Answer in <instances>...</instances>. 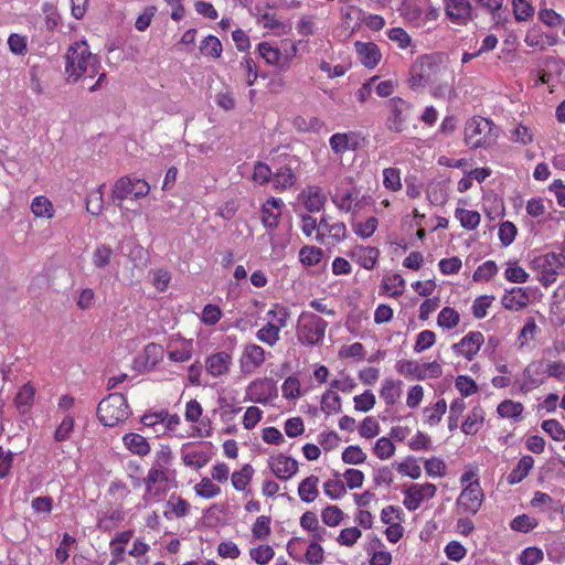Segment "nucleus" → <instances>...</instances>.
<instances>
[{
	"mask_svg": "<svg viewBox=\"0 0 565 565\" xmlns=\"http://www.w3.org/2000/svg\"><path fill=\"white\" fill-rule=\"evenodd\" d=\"M100 62L97 55L93 54L86 41H76L70 45L65 54V75L70 84L79 79L94 78L98 76L94 85L88 89L96 92L106 79V73L100 72Z\"/></svg>",
	"mask_w": 565,
	"mask_h": 565,
	"instance_id": "f257e3e1",
	"label": "nucleus"
},
{
	"mask_svg": "<svg viewBox=\"0 0 565 565\" xmlns=\"http://www.w3.org/2000/svg\"><path fill=\"white\" fill-rule=\"evenodd\" d=\"M498 137V127L484 117H472L465 125V142L471 149L491 148L497 143Z\"/></svg>",
	"mask_w": 565,
	"mask_h": 565,
	"instance_id": "f03ea898",
	"label": "nucleus"
},
{
	"mask_svg": "<svg viewBox=\"0 0 565 565\" xmlns=\"http://www.w3.org/2000/svg\"><path fill=\"white\" fill-rule=\"evenodd\" d=\"M290 312L287 307L275 303L266 312L265 324L257 330L256 339L268 347H275L280 340V332L288 326Z\"/></svg>",
	"mask_w": 565,
	"mask_h": 565,
	"instance_id": "7ed1b4c3",
	"label": "nucleus"
},
{
	"mask_svg": "<svg viewBox=\"0 0 565 565\" xmlns=\"http://www.w3.org/2000/svg\"><path fill=\"white\" fill-rule=\"evenodd\" d=\"M328 322L311 311H302L297 319L296 337L303 347L320 344L326 335Z\"/></svg>",
	"mask_w": 565,
	"mask_h": 565,
	"instance_id": "20e7f679",
	"label": "nucleus"
},
{
	"mask_svg": "<svg viewBox=\"0 0 565 565\" xmlns=\"http://www.w3.org/2000/svg\"><path fill=\"white\" fill-rule=\"evenodd\" d=\"M531 268L537 275V280L544 286L553 285L559 275L565 274V254L545 253L531 260Z\"/></svg>",
	"mask_w": 565,
	"mask_h": 565,
	"instance_id": "39448f33",
	"label": "nucleus"
},
{
	"mask_svg": "<svg viewBox=\"0 0 565 565\" xmlns=\"http://www.w3.org/2000/svg\"><path fill=\"white\" fill-rule=\"evenodd\" d=\"M462 490L457 498L456 505L463 513L476 514L483 502L484 494L477 475L469 470L460 477Z\"/></svg>",
	"mask_w": 565,
	"mask_h": 565,
	"instance_id": "423d86ee",
	"label": "nucleus"
},
{
	"mask_svg": "<svg viewBox=\"0 0 565 565\" xmlns=\"http://www.w3.org/2000/svg\"><path fill=\"white\" fill-rule=\"evenodd\" d=\"M401 15L404 21L417 29H429L439 18V9L434 7L430 0H414L404 2L401 8Z\"/></svg>",
	"mask_w": 565,
	"mask_h": 565,
	"instance_id": "0eeeda50",
	"label": "nucleus"
},
{
	"mask_svg": "<svg viewBox=\"0 0 565 565\" xmlns=\"http://www.w3.org/2000/svg\"><path fill=\"white\" fill-rule=\"evenodd\" d=\"M443 70L433 56L420 55L409 67L408 85L412 89H419L429 84H435L441 77Z\"/></svg>",
	"mask_w": 565,
	"mask_h": 565,
	"instance_id": "6e6552de",
	"label": "nucleus"
},
{
	"mask_svg": "<svg viewBox=\"0 0 565 565\" xmlns=\"http://www.w3.org/2000/svg\"><path fill=\"white\" fill-rule=\"evenodd\" d=\"M131 412L126 397L119 393H111L105 397L97 407V416L104 426L114 427L125 422Z\"/></svg>",
	"mask_w": 565,
	"mask_h": 565,
	"instance_id": "1a4fd4ad",
	"label": "nucleus"
},
{
	"mask_svg": "<svg viewBox=\"0 0 565 565\" xmlns=\"http://www.w3.org/2000/svg\"><path fill=\"white\" fill-rule=\"evenodd\" d=\"M331 199L339 211L351 213L353 216H356L372 202L370 195L361 194L360 190L354 186L337 188Z\"/></svg>",
	"mask_w": 565,
	"mask_h": 565,
	"instance_id": "9d476101",
	"label": "nucleus"
},
{
	"mask_svg": "<svg viewBox=\"0 0 565 565\" xmlns=\"http://www.w3.org/2000/svg\"><path fill=\"white\" fill-rule=\"evenodd\" d=\"M547 379L546 360L536 359L524 367L521 376L514 381V386L518 392L527 394L543 385Z\"/></svg>",
	"mask_w": 565,
	"mask_h": 565,
	"instance_id": "9b49d317",
	"label": "nucleus"
},
{
	"mask_svg": "<svg viewBox=\"0 0 565 565\" xmlns=\"http://www.w3.org/2000/svg\"><path fill=\"white\" fill-rule=\"evenodd\" d=\"M175 471H167L161 468L151 466L145 477V493L142 495V502L145 507L152 505L163 499L166 491L161 489L158 483L169 482L174 479Z\"/></svg>",
	"mask_w": 565,
	"mask_h": 565,
	"instance_id": "f8f14e48",
	"label": "nucleus"
},
{
	"mask_svg": "<svg viewBox=\"0 0 565 565\" xmlns=\"http://www.w3.org/2000/svg\"><path fill=\"white\" fill-rule=\"evenodd\" d=\"M277 397L278 388L271 377H257L245 387L244 402L267 405Z\"/></svg>",
	"mask_w": 565,
	"mask_h": 565,
	"instance_id": "ddd939ff",
	"label": "nucleus"
},
{
	"mask_svg": "<svg viewBox=\"0 0 565 565\" xmlns=\"http://www.w3.org/2000/svg\"><path fill=\"white\" fill-rule=\"evenodd\" d=\"M150 191L149 183L143 179L122 177L116 181L111 191L114 200H137L145 198Z\"/></svg>",
	"mask_w": 565,
	"mask_h": 565,
	"instance_id": "4468645a",
	"label": "nucleus"
},
{
	"mask_svg": "<svg viewBox=\"0 0 565 565\" xmlns=\"http://www.w3.org/2000/svg\"><path fill=\"white\" fill-rule=\"evenodd\" d=\"M386 106L390 110L386 119L387 129L394 132L403 131L411 116V103L401 97H393L387 100Z\"/></svg>",
	"mask_w": 565,
	"mask_h": 565,
	"instance_id": "2eb2a0df",
	"label": "nucleus"
},
{
	"mask_svg": "<svg viewBox=\"0 0 565 565\" xmlns=\"http://www.w3.org/2000/svg\"><path fill=\"white\" fill-rule=\"evenodd\" d=\"M437 488L434 483H412L404 491L403 505L408 511H416L422 503L436 495Z\"/></svg>",
	"mask_w": 565,
	"mask_h": 565,
	"instance_id": "dca6fc26",
	"label": "nucleus"
},
{
	"mask_svg": "<svg viewBox=\"0 0 565 565\" xmlns=\"http://www.w3.org/2000/svg\"><path fill=\"white\" fill-rule=\"evenodd\" d=\"M267 352L256 343H247L243 347L238 359L241 373L250 375L255 373L266 361Z\"/></svg>",
	"mask_w": 565,
	"mask_h": 565,
	"instance_id": "f3484780",
	"label": "nucleus"
},
{
	"mask_svg": "<svg viewBox=\"0 0 565 565\" xmlns=\"http://www.w3.org/2000/svg\"><path fill=\"white\" fill-rule=\"evenodd\" d=\"M347 225L341 221H334L330 216L320 218L319 236H316L320 244L335 245L343 242L347 237Z\"/></svg>",
	"mask_w": 565,
	"mask_h": 565,
	"instance_id": "a211bd4d",
	"label": "nucleus"
},
{
	"mask_svg": "<svg viewBox=\"0 0 565 565\" xmlns=\"http://www.w3.org/2000/svg\"><path fill=\"white\" fill-rule=\"evenodd\" d=\"M484 343V337L480 331L468 332L459 342L451 345L452 352L467 361H472Z\"/></svg>",
	"mask_w": 565,
	"mask_h": 565,
	"instance_id": "6ab92c4d",
	"label": "nucleus"
},
{
	"mask_svg": "<svg viewBox=\"0 0 565 565\" xmlns=\"http://www.w3.org/2000/svg\"><path fill=\"white\" fill-rule=\"evenodd\" d=\"M203 413L201 404L196 399H191L185 404L184 418L191 424H199L193 428L192 436L194 437H210L212 434L211 420H200Z\"/></svg>",
	"mask_w": 565,
	"mask_h": 565,
	"instance_id": "aec40b11",
	"label": "nucleus"
},
{
	"mask_svg": "<svg viewBox=\"0 0 565 565\" xmlns=\"http://www.w3.org/2000/svg\"><path fill=\"white\" fill-rule=\"evenodd\" d=\"M270 471L280 480L287 481L298 472V461L285 454L271 455L267 460Z\"/></svg>",
	"mask_w": 565,
	"mask_h": 565,
	"instance_id": "412c9836",
	"label": "nucleus"
},
{
	"mask_svg": "<svg viewBox=\"0 0 565 565\" xmlns=\"http://www.w3.org/2000/svg\"><path fill=\"white\" fill-rule=\"evenodd\" d=\"M194 345L191 339L172 335L167 343V355L171 362H188L192 359Z\"/></svg>",
	"mask_w": 565,
	"mask_h": 565,
	"instance_id": "4be33fe9",
	"label": "nucleus"
},
{
	"mask_svg": "<svg viewBox=\"0 0 565 565\" xmlns=\"http://www.w3.org/2000/svg\"><path fill=\"white\" fill-rule=\"evenodd\" d=\"M233 365L232 353L217 351L205 358L204 367L206 373L213 379L226 376Z\"/></svg>",
	"mask_w": 565,
	"mask_h": 565,
	"instance_id": "5701e85b",
	"label": "nucleus"
},
{
	"mask_svg": "<svg viewBox=\"0 0 565 565\" xmlns=\"http://www.w3.org/2000/svg\"><path fill=\"white\" fill-rule=\"evenodd\" d=\"M558 40L557 34L544 32L539 25L529 28L524 36V43L536 51H545L556 45Z\"/></svg>",
	"mask_w": 565,
	"mask_h": 565,
	"instance_id": "b1692460",
	"label": "nucleus"
},
{
	"mask_svg": "<svg viewBox=\"0 0 565 565\" xmlns=\"http://www.w3.org/2000/svg\"><path fill=\"white\" fill-rule=\"evenodd\" d=\"M298 202L302 204L308 212H320L327 202L323 190L318 185H307L298 194Z\"/></svg>",
	"mask_w": 565,
	"mask_h": 565,
	"instance_id": "393cba45",
	"label": "nucleus"
},
{
	"mask_svg": "<svg viewBox=\"0 0 565 565\" xmlns=\"http://www.w3.org/2000/svg\"><path fill=\"white\" fill-rule=\"evenodd\" d=\"M354 50L361 64L369 70L375 68L382 60V53L374 42H354Z\"/></svg>",
	"mask_w": 565,
	"mask_h": 565,
	"instance_id": "a878e982",
	"label": "nucleus"
},
{
	"mask_svg": "<svg viewBox=\"0 0 565 565\" xmlns=\"http://www.w3.org/2000/svg\"><path fill=\"white\" fill-rule=\"evenodd\" d=\"M284 202L281 199L270 198L262 205V223L269 230H275L281 217Z\"/></svg>",
	"mask_w": 565,
	"mask_h": 565,
	"instance_id": "bb28decb",
	"label": "nucleus"
},
{
	"mask_svg": "<svg viewBox=\"0 0 565 565\" xmlns=\"http://www.w3.org/2000/svg\"><path fill=\"white\" fill-rule=\"evenodd\" d=\"M447 18L456 24H466L471 17V6L468 0H447L445 3Z\"/></svg>",
	"mask_w": 565,
	"mask_h": 565,
	"instance_id": "cd10ccee",
	"label": "nucleus"
},
{
	"mask_svg": "<svg viewBox=\"0 0 565 565\" xmlns=\"http://www.w3.org/2000/svg\"><path fill=\"white\" fill-rule=\"evenodd\" d=\"M501 303L508 310H522L530 303V292L525 288L513 287L505 290L501 298Z\"/></svg>",
	"mask_w": 565,
	"mask_h": 565,
	"instance_id": "c85d7f7f",
	"label": "nucleus"
},
{
	"mask_svg": "<svg viewBox=\"0 0 565 565\" xmlns=\"http://www.w3.org/2000/svg\"><path fill=\"white\" fill-rule=\"evenodd\" d=\"M350 257L364 269L371 270L379 260L380 249L373 246L356 245L350 252Z\"/></svg>",
	"mask_w": 565,
	"mask_h": 565,
	"instance_id": "c756f323",
	"label": "nucleus"
},
{
	"mask_svg": "<svg viewBox=\"0 0 565 565\" xmlns=\"http://www.w3.org/2000/svg\"><path fill=\"white\" fill-rule=\"evenodd\" d=\"M190 512V503L177 493L170 494L164 503L163 516L167 520L182 519L188 516Z\"/></svg>",
	"mask_w": 565,
	"mask_h": 565,
	"instance_id": "7c9ffc66",
	"label": "nucleus"
},
{
	"mask_svg": "<svg viewBox=\"0 0 565 565\" xmlns=\"http://www.w3.org/2000/svg\"><path fill=\"white\" fill-rule=\"evenodd\" d=\"M125 448L134 455L146 457L151 451V446L146 437L137 433H127L121 438Z\"/></svg>",
	"mask_w": 565,
	"mask_h": 565,
	"instance_id": "2f4dec72",
	"label": "nucleus"
},
{
	"mask_svg": "<svg viewBox=\"0 0 565 565\" xmlns=\"http://www.w3.org/2000/svg\"><path fill=\"white\" fill-rule=\"evenodd\" d=\"M260 56L267 64L278 67L280 71L289 68V62H284L281 52L278 47L273 46L268 42H260L257 46Z\"/></svg>",
	"mask_w": 565,
	"mask_h": 565,
	"instance_id": "473e14b6",
	"label": "nucleus"
},
{
	"mask_svg": "<svg viewBox=\"0 0 565 565\" xmlns=\"http://www.w3.org/2000/svg\"><path fill=\"white\" fill-rule=\"evenodd\" d=\"M402 381L386 377L382 381L380 397L387 406L395 405L402 395Z\"/></svg>",
	"mask_w": 565,
	"mask_h": 565,
	"instance_id": "72a5a7b5",
	"label": "nucleus"
},
{
	"mask_svg": "<svg viewBox=\"0 0 565 565\" xmlns=\"http://www.w3.org/2000/svg\"><path fill=\"white\" fill-rule=\"evenodd\" d=\"M190 443L183 444L181 447V458L186 467L201 469L207 465L211 459L209 452L203 450H189Z\"/></svg>",
	"mask_w": 565,
	"mask_h": 565,
	"instance_id": "f704fd0d",
	"label": "nucleus"
},
{
	"mask_svg": "<svg viewBox=\"0 0 565 565\" xmlns=\"http://www.w3.org/2000/svg\"><path fill=\"white\" fill-rule=\"evenodd\" d=\"M486 418V412L480 406H475L467 415L466 419L461 424V430L466 435H476L483 426Z\"/></svg>",
	"mask_w": 565,
	"mask_h": 565,
	"instance_id": "c9c22d12",
	"label": "nucleus"
},
{
	"mask_svg": "<svg viewBox=\"0 0 565 565\" xmlns=\"http://www.w3.org/2000/svg\"><path fill=\"white\" fill-rule=\"evenodd\" d=\"M329 143L333 153L342 156L348 150L355 148V134L352 131L333 134L329 139Z\"/></svg>",
	"mask_w": 565,
	"mask_h": 565,
	"instance_id": "e433bc0d",
	"label": "nucleus"
},
{
	"mask_svg": "<svg viewBox=\"0 0 565 565\" xmlns=\"http://www.w3.org/2000/svg\"><path fill=\"white\" fill-rule=\"evenodd\" d=\"M319 478L315 475H311L305 478L298 486V495L302 502L311 503L313 502L318 495Z\"/></svg>",
	"mask_w": 565,
	"mask_h": 565,
	"instance_id": "4c0bfd02",
	"label": "nucleus"
},
{
	"mask_svg": "<svg viewBox=\"0 0 565 565\" xmlns=\"http://www.w3.org/2000/svg\"><path fill=\"white\" fill-rule=\"evenodd\" d=\"M297 182V177L288 166L280 167L273 173V185L278 191L291 189Z\"/></svg>",
	"mask_w": 565,
	"mask_h": 565,
	"instance_id": "58836bf2",
	"label": "nucleus"
},
{
	"mask_svg": "<svg viewBox=\"0 0 565 565\" xmlns=\"http://www.w3.org/2000/svg\"><path fill=\"white\" fill-rule=\"evenodd\" d=\"M140 422L146 428L151 429V431L157 436H164V411L160 412H149L141 416Z\"/></svg>",
	"mask_w": 565,
	"mask_h": 565,
	"instance_id": "ea45409f",
	"label": "nucleus"
},
{
	"mask_svg": "<svg viewBox=\"0 0 565 565\" xmlns=\"http://www.w3.org/2000/svg\"><path fill=\"white\" fill-rule=\"evenodd\" d=\"M446 411V401L444 398L438 399L434 405L424 408V423L430 427L438 425Z\"/></svg>",
	"mask_w": 565,
	"mask_h": 565,
	"instance_id": "a19ab883",
	"label": "nucleus"
},
{
	"mask_svg": "<svg viewBox=\"0 0 565 565\" xmlns=\"http://www.w3.org/2000/svg\"><path fill=\"white\" fill-rule=\"evenodd\" d=\"M523 411V404L512 399H504L497 407V413L500 417L512 420L521 419Z\"/></svg>",
	"mask_w": 565,
	"mask_h": 565,
	"instance_id": "79ce46f5",
	"label": "nucleus"
},
{
	"mask_svg": "<svg viewBox=\"0 0 565 565\" xmlns=\"http://www.w3.org/2000/svg\"><path fill=\"white\" fill-rule=\"evenodd\" d=\"M534 459L531 456H523L516 467L509 473L508 481L510 484L521 482L533 468Z\"/></svg>",
	"mask_w": 565,
	"mask_h": 565,
	"instance_id": "37998d69",
	"label": "nucleus"
},
{
	"mask_svg": "<svg viewBox=\"0 0 565 565\" xmlns=\"http://www.w3.org/2000/svg\"><path fill=\"white\" fill-rule=\"evenodd\" d=\"M455 217L460 222V225L467 231L476 230L481 221L479 212L461 207L456 209Z\"/></svg>",
	"mask_w": 565,
	"mask_h": 565,
	"instance_id": "c03bdc74",
	"label": "nucleus"
},
{
	"mask_svg": "<svg viewBox=\"0 0 565 565\" xmlns=\"http://www.w3.org/2000/svg\"><path fill=\"white\" fill-rule=\"evenodd\" d=\"M163 358V348L162 345L151 342L148 343L142 352L141 359L143 366L146 367H154Z\"/></svg>",
	"mask_w": 565,
	"mask_h": 565,
	"instance_id": "a18cd8bd",
	"label": "nucleus"
},
{
	"mask_svg": "<svg viewBox=\"0 0 565 565\" xmlns=\"http://www.w3.org/2000/svg\"><path fill=\"white\" fill-rule=\"evenodd\" d=\"M75 418L72 413H66L62 416L60 424L54 431V439L56 441H66L70 439L74 431Z\"/></svg>",
	"mask_w": 565,
	"mask_h": 565,
	"instance_id": "49530a36",
	"label": "nucleus"
},
{
	"mask_svg": "<svg viewBox=\"0 0 565 565\" xmlns=\"http://www.w3.org/2000/svg\"><path fill=\"white\" fill-rule=\"evenodd\" d=\"M31 211L36 217L52 218L54 215L53 204L44 195L35 196L32 200Z\"/></svg>",
	"mask_w": 565,
	"mask_h": 565,
	"instance_id": "de8ad7c7",
	"label": "nucleus"
},
{
	"mask_svg": "<svg viewBox=\"0 0 565 565\" xmlns=\"http://www.w3.org/2000/svg\"><path fill=\"white\" fill-rule=\"evenodd\" d=\"M249 558L257 565L268 564L275 556L274 548L268 544H259L248 551Z\"/></svg>",
	"mask_w": 565,
	"mask_h": 565,
	"instance_id": "09e8293b",
	"label": "nucleus"
},
{
	"mask_svg": "<svg viewBox=\"0 0 565 565\" xmlns=\"http://www.w3.org/2000/svg\"><path fill=\"white\" fill-rule=\"evenodd\" d=\"M379 226V221L375 216H369L363 221L353 222L352 230L355 235L365 239L371 237Z\"/></svg>",
	"mask_w": 565,
	"mask_h": 565,
	"instance_id": "8fccbe9b",
	"label": "nucleus"
},
{
	"mask_svg": "<svg viewBox=\"0 0 565 565\" xmlns=\"http://www.w3.org/2000/svg\"><path fill=\"white\" fill-rule=\"evenodd\" d=\"M323 493L331 500H340L347 493L344 482L339 479V475L335 473V478L328 479L323 483Z\"/></svg>",
	"mask_w": 565,
	"mask_h": 565,
	"instance_id": "3c124183",
	"label": "nucleus"
},
{
	"mask_svg": "<svg viewBox=\"0 0 565 565\" xmlns=\"http://www.w3.org/2000/svg\"><path fill=\"white\" fill-rule=\"evenodd\" d=\"M292 125L300 132H319L323 127V121L316 116L309 118L298 116L294 119Z\"/></svg>",
	"mask_w": 565,
	"mask_h": 565,
	"instance_id": "603ef678",
	"label": "nucleus"
},
{
	"mask_svg": "<svg viewBox=\"0 0 565 565\" xmlns=\"http://www.w3.org/2000/svg\"><path fill=\"white\" fill-rule=\"evenodd\" d=\"M386 34H387V38L392 42H394L398 49L406 50L408 47H412L411 53L412 54L414 53V46L412 45L413 40H412L411 35L403 28H399V26L392 28V29L387 30Z\"/></svg>",
	"mask_w": 565,
	"mask_h": 565,
	"instance_id": "864d4df0",
	"label": "nucleus"
},
{
	"mask_svg": "<svg viewBox=\"0 0 565 565\" xmlns=\"http://www.w3.org/2000/svg\"><path fill=\"white\" fill-rule=\"evenodd\" d=\"M395 369L405 377L422 381V363L412 360H401L397 361Z\"/></svg>",
	"mask_w": 565,
	"mask_h": 565,
	"instance_id": "5fc2aeb1",
	"label": "nucleus"
},
{
	"mask_svg": "<svg viewBox=\"0 0 565 565\" xmlns=\"http://www.w3.org/2000/svg\"><path fill=\"white\" fill-rule=\"evenodd\" d=\"M460 322V315L451 307L443 308L437 317V324L443 329H454Z\"/></svg>",
	"mask_w": 565,
	"mask_h": 565,
	"instance_id": "6e6d98bb",
	"label": "nucleus"
},
{
	"mask_svg": "<svg viewBox=\"0 0 565 565\" xmlns=\"http://www.w3.org/2000/svg\"><path fill=\"white\" fill-rule=\"evenodd\" d=\"M424 468L428 477L443 478L447 475V465L440 457L433 456L424 461Z\"/></svg>",
	"mask_w": 565,
	"mask_h": 565,
	"instance_id": "4d7b16f0",
	"label": "nucleus"
},
{
	"mask_svg": "<svg viewBox=\"0 0 565 565\" xmlns=\"http://www.w3.org/2000/svg\"><path fill=\"white\" fill-rule=\"evenodd\" d=\"M173 462V452L169 445H160L159 449L154 454L152 466L164 469L167 471H173L171 469Z\"/></svg>",
	"mask_w": 565,
	"mask_h": 565,
	"instance_id": "13d9d810",
	"label": "nucleus"
},
{
	"mask_svg": "<svg viewBox=\"0 0 565 565\" xmlns=\"http://www.w3.org/2000/svg\"><path fill=\"white\" fill-rule=\"evenodd\" d=\"M323 256L321 248L316 246H303L299 250V260L306 267L318 265Z\"/></svg>",
	"mask_w": 565,
	"mask_h": 565,
	"instance_id": "bf43d9fd",
	"label": "nucleus"
},
{
	"mask_svg": "<svg viewBox=\"0 0 565 565\" xmlns=\"http://www.w3.org/2000/svg\"><path fill=\"white\" fill-rule=\"evenodd\" d=\"M504 277L508 281L514 284H524L529 280L530 275L521 267L518 262H508L504 270Z\"/></svg>",
	"mask_w": 565,
	"mask_h": 565,
	"instance_id": "052dcab7",
	"label": "nucleus"
},
{
	"mask_svg": "<svg viewBox=\"0 0 565 565\" xmlns=\"http://www.w3.org/2000/svg\"><path fill=\"white\" fill-rule=\"evenodd\" d=\"M383 185L386 190L397 192L402 189L401 170L398 168H385L383 170Z\"/></svg>",
	"mask_w": 565,
	"mask_h": 565,
	"instance_id": "680f3d73",
	"label": "nucleus"
},
{
	"mask_svg": "<svg viewBox=\"0 0 565 565\" xmlns=\"http://www.w3.org/2000/svg\"><path fill=\"white\" fill-rule=\"evenodd\" d=\"M510 140L522 146H527L534 140L533 131L529 126L518 124L510 130Z\"/></svg>",
	"mask_w": 565,
	"mask_h": 565,
	"instance_id": "e2e57ef3",
	"label": "nucleus"
},
{
	"mask_svg": "<svg viewBox=\"0 0 565 565\" xmlns=\"http://www.w3.org/2000/svg\"><path fill=\"white\" fill-rule=\"evenodd\" d=\"M271 519L267 515H260L256 519L254 524L252 525V537L253 540H266L270 533Z\"/></svg>",
	"mask_w": 565,
	"mask_h": 565,
	"instance_id": "0e129e2a",
	"label": "nucleus"
},
{
	"mask_svg": "<svg viewBox=\"0 0 565 565\" xmlns=\"http://www.w3.org/2000/svg\"><path fill=\"white\" fill-rule=\"evenodd\" d=\"M34 394L35 388L30 383H26L23 386H21L14 399L18 409L25 412V409L32 405Z\"/></svg>",
	"mask_w": 565,
	"mask_h": 565,
	"instance_id": "69168bd1",
	"label": "nucleus"
},
{
	"mask_svg": "<svg viewBox=\"0 0 565 565\" xmlns=\"http://www.w3.org/2000/svg\"><path fill=\"white\" fill-rule=\"evenodd\" d=\"M254 469L250 465H245L239 471L232 475V484L237 491H244L250 482Z\"/></svg>",
	"mask_w": 565,
	"mask_h": 565,
	"instance_id": "338daca9",
	"label": "nucleus"
},
{
	"mask_svg": "<svg viewBox=\"0 0 565 565\" xmlns=\"http://www.w3.org/2000/svg\"><path fill=\"white\" fill-rule=\"evenodd\" d=\"M544 558V553L540 547L530 546L524 548L518 557L520 565H536Z\"/></svg>",
	"mask_w": 565,
	"mask_h": 565,
	"instance_id": "774afa93",
	"label": "nucleus"
}]
</instances>
